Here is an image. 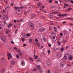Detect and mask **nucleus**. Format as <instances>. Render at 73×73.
Segmentation results:
<instances>
[{"label":"nucleus","instance_id":"1","mask_svg":"<svg viewBox=\"0 0 73 73\" xmlns=\"http://www.w3.org/2000/svg\"><path fill=\"white\" fill-rule=\"evenodd\" d=\"M29 26L31 30H33V29H34V26L35 25L33 23L30 22L29 23Z\"/></svg>","mask_w":73,"mask_h":73},{"label":"nucleus","instance_id":"2","mask_svg":"<svg viewBox=\"0 0 73 73\" xmlns=\"http://www.w3.org/2000/svg\"><path fill=\"white\" fill-rule=\"evenodd\" d=\"M0 38L1 39V40H2L4 42H5V40H6L7 38H6V37H5V36H0Z\"/></svg>","mask_w":73,"mask_h":73},{"label":"nucleus","instance_id":"3","mask_svg":"<svg viewBox=\"0 0 73 73\" xmlns=\"http://www.w3.org/2000/svg\"><path fill=\"white\" fill-rule=\"evenodd\" d=\"M8 56V60H9L10 59V58H9V57H10V58H12V55L10 53H8V54H7Z\"/></svg>","mask_w":73,"mask_h":73},{"label":"nucleus","instance_id":"4","mask_svg":"<svg viewBox=\"0 0 73 73\" xmlns=\"http://www.w3.org/2000/svg\"><path fill=\"white\" fill-rule=\"evenodd\" d=\"M65 62H62L60 63V66L61 68H64V63Z\"/></svg>","mask_w":73,"mask_h":73},{"label":"nucleus","instance_id":"5","mask_svg":"<svg viewBox=\"0 0 73 73\" xmlns=\"http://www.w3.org/2000/svg\"><path fill=\"white\" fill-rule=\"evenodd\" d=\"M24 7L23 6H21V7H15L14 8L15 9H20V8H21V9H24Z\"/></svg>","mask_w":73,"mask_h":73},{"label":"nucleus","instance_id":"6","mask_svg":"<svg viewBox=\"0 0 73 73\" xmlns=\"http://www.w3.org/2000/svg\"><path fill=\"white\" fill-rule=\"evenodd\" d=\"M67 14H63L62 15H58L57 16H62V17H64V16H66L67 15Z\"/></svg>","mask_w":73,"mask_h":73},{"label":"nucleus","instance_id":"7","mask_svg":"<svg viewBox=\"0 0 73 73\" xmlns=\"http://www.w3.org/2000/svg\"><path fill=\"white\" fill-rule=\"evenodd\" d=\"M60 41L61 42H63L64 41V38H60Z\"/></svg>","mask_w":73,"mask_h":73},{"label":"nucleus","instance_id":"8","mask_svg":"<svg viewBox=\"0 0 73 73\" xmlns=\"http://www.w3.org/2000/svg\"><path fill=\"white\" fill-rule=\"evenodd\" d=\"M38 69L39 72H42V69L41 68H38Z\"/></svg>","mask_w":73,"mask_h":73},{"label":"nucleus","instance_id":"9","mask_svg":"<svg viewBox=\"0 0 73 73\" xmlns=\"http://www.w3.org/2000/svg\"><path fill=\"white\" fill-rule=\"evenodd\" d=\"M21 63V65H22V66H24V65H25V62L24 61V60H22Z\"/></svg>","mask_w":73,"mask_h":73},{"label":"nucleus","instance_id":"10","mask_svg":"<svg viewBox=\"0 0 73 73\" xmlns=\"http://www.w3.org/2000/svg\"><path fill=\"white\" fill-rule=\"evenodd\" d=\"M5 70L4 68H2L1 69L0 72L1 73H3L4 72Z\"/></svg>","mask_w":73,"mask_h":73},{"label":"nucleus","instance_id":"11","mask_svg":"<svg viewBox=\"0 0 73 73\" xmlns=\"http://www.w3.org/2000/svg\"><path fill=\"white\" fill-rule=\"evenodd\" d=\"M73 55H70L69 58V60H71L73 59Z\"/></svg>","mask_w":73,"mask_h":73},{"label":"nucleus","instance_id":"12","mask_svg":"<svg viewBox=\"0 0 73 73\" xmlns=\"http://www.w3.org/2000/svg\"><path fill=\"white\" fill-rule=\"evenodd\" d=\"M5 8L6 9H10V7H9L7 6L6 5L5 6Z\"/></svg>","mask_w":73,"mask_h":73},{"label":"nucleus","instance_id":"13","mask_svg":"<svg viewBox=\"0 0 73 73\" xmlns=\"http://www.w3.org/2000/svg\"><path fill=\"white\" fill-rule=\"evenodd\" d=\"M40 30L42 32V31H45L46 29L45 28H41L40 29Z\"/></svg>","mask_w":73,"mask_h":73},{"label":"nucleus","instance_id":"14","mask_svg":"<svg viewBox=\"0 0 73 73\" xmlns=\"http://www.w3.org/2000/svg\"><path fill=\"white\" fill-rule=\"evenodd\" d=\"M40 30L42 32V31H45L46 29L45 28H41L40 29Z\"/></svg>","mask_w":73,"mask_h":73},{"label":"nucleus","instance_id":"15","mask_svg":"<svg viewBox=\"0 0 73 73\" xmlns=\"http://www.w3.org/2000/svg\"><path fill=\"white\" fill-rule=\"evenodd\" d=\"M12 23H10L9 25H8V27L9 28H10L9 27H12Z\"/></svg>","mask_w":73,"mask_h":73},{"label":"nucleus","instance_id":"16","mask_svg":"<svg viewBox=\"0 0 73 73\" xmlns=\"http://www.w3.org/2000/svg\"><path fill=\"white\" fill-rule=\"evenodd\" d=\"M36 44L37 46H38V48L40 47V43H37Z\"/></svg>","mask_w":73,"mask_h":73},{"label":"nucleus","instance_id":"17","mask_svg":"<svg viewBox=\"0 0 73 73\" xmlns=\"http://www.w3.org/2000/svg\"><path fill=\"white\" fill-rule=\"evenodd\" d=\"M29 7V9H32V8H33V6H32V5H30Z\"/></svg>","mask_w":73,"mask_h":73},{"label":"nucleus","instance_id":"18","mask_svg":"<svg viewBox=\"0 0 73 73\" xmlns=\"http://www.w3.org/2000/svg\"><path fill=\"white\" fill-rule=\"evenodd\" d=\"M11 64H15V62L14 60H13L12 61H11Z\"/></svg>","mask_w":73,"mask_h":73},{"label":"nucleus","instance_id":"19","mask_svg":"<svg viewBox=\"0 0 73 73\" xmlns=\"http://www.w3.org/2000/svg\"><path fill=\"white\" fill-rule=\"evenodd\" d=\"M49 16L50 18H52L53 17V15L52 14H50L49 15Z\"/></svg>","mask_w":73,"mask_h":73},{"label":"nucleus","instance_id":"20","mask_svg":"<svg viewBox=\"0 0 73 73\" xmlns=\"http://www.w3.org/2000/svg\"><path fill=\"white\" fill-rule=\"evenodd\" d=\"M64 35L65 36H66L67 35V33L66 31H64Z\"/></svg>","mask_w":73,"mask_h":73},{"label":"nucleus","instance_id":"21","mask_svg":"<svg viewBox=\"0 0 73 73\" xmlns=\"http://www.w3.org/2000/svg\"><path fill=\"white\" fill-rule=\"evenodd\" d=\"M38 5V7H41V3H38L37 4Z\"/></svg>","mask_w":73,"mask_h":73},{"label":"nucleus","instance_id":"22","mask_svg":"<svg viewBox=\"0 0 73 73\" xmlns=\"http://www.w3.org/2000/svg\"><path fill=\"white\" fill-rule=\"evenodd\" d=\"M56 7L54 6H52L51 7V8L52 9H56Z\"/></svg>","mask_w":73,"mask_h":73},{"label":"nucleus","instance_id":"23","mask_svg":"<svg viewBox=\"0 0 73 73\" xmlns=\"http://www.w3.org/2000/svg\"><path fill=\"white\" fill-rule=\"evenodd\" d=\"M41 25V23H38V25H37V26L38 27H40Z\"/></svg>","mask_w":73,"mask_h":73},{"label":"nucleus","instance_id":"24","mask_svg":"<svg viewBox=\"0 0 73 73\" xmlns=\"http://www.w3.org/2000/svg\"><path fill=\"white\" fill-rule=\"evenodd\" d=\"M54 29L55 32H57V28L56 27H54Z\"/></svg>","mask_w":73,"mask_h":73},{"label":"nucleus","instance_id":"25","mask_svg":"<svg viewBox=\"0 0 73 73\" xmlns=\"http://www.w3.org/2000/svg\"><path fill=\"white\" fill-rule=\"evenodd\" d=\"M60 50L61 52H62V51H63V50H64V47H62Z\"/></svg>","mask_w":73,"mask_h":73},{"label":"nucleus","instance_id":"26","mask_svg":"<svg viewBox=\"0 0 73 73\" xmlns=\"http://www.w3.org/2000/svg\"><path fill=\"white\" fill-rule=\"evenodd\" d=\"M29 42L30 43H32V39H30L29 40Z\"/></svg>","mask_w":73,"mask_h":73},{"label":"nucleus","instance_id":"27","mask_svg":"<svg viewBox=\"0 0 73 73\" xmlns=\"http://www.w3.org/2000/svg\"><path fill=\"white\" fill-rule=\"evenodd\" d=\"M50 63L49 62H48L47 63V65L49 66L50 65Z\"/></svg>","mask_w":73,"mask_h":73},{"label":"nucleus","instance_id":"28","mask_svg":"<svg viewBox=\"0 0 73 73\" xmlns=\"http://www.w3.org/2000/svg\"><path fill=\"white\" fill-rule=\"evenodd\" d=\"M32 70V71H33V72H36V70H37L36 69V68H35L33 70Z\"/></svg>","mask_w":73,"mask_h":73},{"label":"nucleus","instance_id":"29","mask_svg":"<svg viewBox=\"0 0 73 73\" xmlns=\"http://www.w3.org/2000/svg\"><path fill=\"white\" fill-rule=\"evenodd\" d=\"M32 17H36V15L34 14H33L32 15Z\"/></svg>","mask_w":73,"mask_h":73},{"label":"nucleus","instance_id":"30","mask_svg":"<svg viewBox=\"0 0 73 73\" xmlns=\"http://www.w3.org/2000/svg\"><path fill=\"white\" fill-rule=\"evenodd\" d=\"M37 62H38V61H40V58H38L36 60Z\"/></svg>","mask_w":73,"mask_h":73},{"label":"nucleus","instance_id":"31","mask_svg":"<svg viewBox=\"0 0 73 73\" xmlns=\"http://www.w3.org/2000/svg\"><path fill=\"white\" fill-rule=\"evenodd\" d=\"M70 11V9H66L65 10V11L66 12H69Z\"/></svg>","mask_w":73,"mask_h":73},{"label":"nucleus","instance_id":"32","mask_svg":"<svg viewBox=\"0 0 73 73\" xmlns=\"http://www.w3.org/2000/svg\"><path fill=\"white\" fill-rule=\"evenodd\" d=\"M29 59L30 61H33V59L31 57H30L29 58Z\"/></svg>","mask_w":73,"mask_h":73},{"label":"nucleus","instance_id":"33","mask_svg":"<svg viewBox=\"0 0 73 73\" xmlns=\"http://www.w3.org/2000/svg\"><path fill=\"white\" fill-rule=\"evenodd\" d=\"M21 40L22 41L24 42L25 41V39H24V38H21Z\"/></svg>","mask_w":73,"mask_h":73},{"label":"nucleus","instance_id":"34","mask_svg":"<svg viewBox=\"0 0 73 73\" xmlns=\"http://www.w3.org/2000/svg\"><path fill=\"white\" fill-rule=\"evenodd\" d=\"M19 54V56H22V55H23V53L22 52H20Z\"/></svg>","mask_w":73,"mask_h":73},{"label":"nucleus","instance_id":"35","mask_svg":"<svg viewBox=\"0 0 73 73\" xmlns=\"http://www.w3.org/2000/svg\"><path fill=\"white\" fill-rule=\"evenodd\" d=\"M36 67H38V68H41V67H40V65H37Z\"/></svg>","mask_w":73,"mask_h":73},{"label":"nucleus","instance_id":"36","mask_svg":"<svg viewBox=\"0 0 73 73\" xmlns=\"http://www.w3.org/2000/svg\"><path fill=\"white\" fill-rule=\"evenodd\" d=\"M52 13H55V14H58V12H52Z\"/></svg>","mask_w":73,"mask_h":73},{"label":"nucleus","instance_id":"37","mask_svg":"<svg viewBox=\"0 0 73 73\" xmlns=\"http://www.w3.org/2000/svg\"><path fill=\"white\" fill-rule=\"evenodd\" d=\"M40 17L42 18L43 19H46V17H45L44 16H41Z\"/></svg>","mask_w":73,"mask_h":73},{"label":"nucleus","instance_id":"38","mask_svg":"<svg viewBox=\"0 0 73 73\" xmlns=\"http://www.w3.org/2000/svg\"><path fill=\"white\" fill-rule=\"evenodd\" d=\"M53 0H50V1H48V2L49 3H52V1Z\"/></svg>","mask_w":73,"mask_h":73},{"label":"nucleus","instance_id":"39","mask_svg":"<svg viewBox=\"0 0 73 73\" xmlns=\"http://www.w3.org/2000/svg\"><path fill=\"white\" fill-rule=\"evenodd\" d=\"M27 12L28 13H30V12H31V11L29 9L28 11H27Z\"/></svg>","mask_w":73,"mask_h":73},{"label":"nucleus","instance_id":"40","mask_svg":"<svg viewBox=\"0 0 73 73\" xmlns=\"http://www.w3.org/2000/svg\"><path fill=\"white\" fill-rule=\"evenodd\" d=\"M37 57H38V56H36V57L34 58V59H35V60H36V59H37Z\"/></svg>","mask_w":73,"mask_h":73},{"label":"nucleus","instance_id":"41","mask_svg":"<svg viewBox=\"0 0 73 73\" xmlns=\"http://www.w3.org/2000/svg\"><path fill=\"white\" fill-rule=\"evenodd\" d=\"M67 56H64L63 58H64V59H67V58H66V57H67Z\"/></svg>","mask_w":73,"mask_h":73},{"label":"nucleus","instance_id":"42","mask_svg":"<svg viewBox=\"0 0 73 73\" xmlns=\"http://www.w3.org/2000/svg\"><path fill=\"white\" fill-rule=\"evenodd\" d=\"M64 5L65 6H66V7H68L69 6V5H68L67 4H65Z\"/></svg>","mask_w":73,"mask_h":73},{"label":"nucleus","instance_id":"43","mask_svg":"<svg viewBox=\"0 0 73 73\" xmlns=\"http://www.w3.org/2000/svg\"><path fill=\"white\" fill-rule=\"evenodd\" d=\"M38 32H42V31L40 29L38 30Z\"/></svg>","mask_w":73,"mask_h":73},{"label":"nucleus","instance_id":"44","mask_svg":"<svg viewBox=\"0 0 73 73\" xmlns=\"http://www.w3.org/2000/svg\"><path fill=\"white\" fill-rule=\"evenodd\" d=\"M59 50V48H56V49L55 50H54L55 51H56V50Z\"/></svg>","mask_w":73,"mask_h":73},{"label":"nucleus","instance_id":"45","mask_svg":"<svg viewBox=\"0 0 73 73\" xmlns=\"http://www.w3.org/2000/svg\"><path fill=\"white\" fill-rule=\"evenodd\" d=\"M16 57L17 58H19V56L18 55H16Z\"/></svg>","mask_w":73,"mask_h":73},{"label":"nucleus","instance_id":"46","mask_svg":"<svg viewBox=\"0 0 73 73\" xmlns=\"http://www.w3.org/2000/svg\"><path fill=\"white\" fill-rule=\"evenodd\" d=\"M60 36H63V34L62 33H60Z\"/></svg>","mask_w":73,"mask_h":73},{"label":"nucleus","instance_id":"47","mask_svg":"<svg viewBox=\"0 0 73 73\" xmlns=\"http://www.w3.org/2000/svg\"><path fill=\"white\" fill-rule=\"evenodd\" d=\"M42 11L43 12H44L45 13H46V12L45 11H44V10H42Z\"/></svg>","mask_w":73,"mask_h":73},{"label":"nucleus","instance_id":"48","mask_svg":"<svg viewBox=\"0 0 73 73\" xmlns=\"http://www.w3.org/2000/svg\"><path fill=\"white\" fill-rule=\"evenodd\" d=\"M17 48H16V47H15L14 48V49L15 50H17Z\"/></svg>","mask_w":73,"mask_h":73},{"label":"nucleus","instance_id":"49","mask_svg":"<svg viewBox=\"0 0 73 73\" xmlns=\"http://www.w3.org/2000/svg\"><path fill=\"white\" fill-rule=\"evenodd\" d=\"M11 44H14V42H13V41H11Z\"/></svg>","mask_w":73,"mask_h":73},{"label":"nucleus","instance_id":"50","mask_svg":"<svg viewBox=\"0 0 73 73\" xmlns=\"http://www.w3.org/2000/svg\"><path fill=\"white\" fill-rule=\"evenodd\" d=\"M23 36L24 37H26V36H27V35H23Z\"/></svg>","mask_w":73,"mask_h":73},{"label":"nucleus","instance_id":"51","mask_svg":"<svg viewBox=\"0 0 73 73\" xmlns=\"http://www.w3.org/2000/svg\"><path fill=\"white\" fill-rule=\"evenodd\" d=\"M50 53V51L49 50L48 51V54H49V53Z\"/></svg>","mask_w":73,"mask_h":73},{"label":"nucleus","instance_id":"52","mask_svg":"<svg viewBox=\"0 0 73 73\" xmlns=\"http://www.w3.org/2000/svg\"><path fill=\"white\" fill-rule=\"evenodd\" d=\"M63 24H66V22L65 21V22H62Z\"/></svg>","mask_w":73,"mask_h":73},{"label":"nucleus","instance_id":"53","mask_svg":"<svg viewBox=\"0 0 73 73\" xmlns=\"http://www.w3.org/2000/svg\"><path fill=\"white\" fill-rule=\"evenodd\" d=\"M50 71L49 70H48L47 72L48 73H50Z\"/></svg>","mask_w":73,"mask_h":73},{"label":"nucleus","instance_id":"54","mask_svg":"<svg viewBox=\"0 0 73 73\" xmlns=\"http://www.w3.org/2000/svg\"><path fill=\"white\" fill-rule=\"evenodd\" d=\"M17 31H18V29H16V31H15V33H17Z\"/></svg>","mask_w":73,"mask_h":73},{"label":"nucleus","instance_id":"55","mask_svg":"<svg viewBox=\"0 0 73 73\" xmlns=\"http://www.w3.org/2000/svg\"><path fill=\"white\" fill-rule=\"evenodd\" d=\"M24 14L25 15H27V12H25L24 13Z\"/></svg>","mask_w":73,"mask_h":73},{"label":"nucleus","instance_id":"56","mask_svg":"<svg viewBox=\"0 0 73 73\" xmlns=\"http://www.w3.org/2000/svg\"><path fill=\"white\" fill-rule=\"evenodd\" d=\"M27 36H30V34H27Z\"/></svg>","mask_w":73,"mask_h":73},{"label":"nucleus","instance_id":"57","mask_svg":"<svg viewBox=\"0 0 73 73\" xmlns=\"http://www.w3.org/2000/svg\"><path fill=\"white\" fill-rule=\"evenodd\" d=\"M60 18H61L60 17H56V19H60Z\"/></svg>","mask_w":73,"mask_h":73},{"label":"nucleus","instance_id":"58","mask_svg":"<svg viewBox=\"0 0 73 73\" xmlns=\"http://www.w3.org/2000/svg\"><path fill=\"white\" fill-rule=\"evenodd\" d=\"M35 41L36 42H38V40L37 39H35Z\"/></svg>","mask_w":73,"mask_h":73},{"label":"nucleus","instance_id":"59","mask_svg":"<svg viewBox=\"0 0 73 73\" xmlns=\"http://www.w3.org/2000/svg\"><path fill=\"white\" fill-rule=\"evenodd\" d=\"M4 1H5L6 3H7V0H4Z\"/></svg>","mask_w":73,"mask_h":73},{"label":"nucleus","instance_id":"60","mask_svg":"<svg viewBox=\"0 0 73 73\" xmlns=\"http://www.w3.org/2000/svg\"><path fill=\"white\" fill-rule=\"evenodd\" d=\"M55 3H58V1H55L54 2Z\"/></svg>","mask_w":73,"mask_h":73},{"label":"nucleus","instance_id":"61","mask_svg":"<svg viewBox=\"0 0 73 73\" xmlns=\"http://www.w3.org/2000/svg\"><path fill=\"white\" fill-rule=\"evenodd\" d=\"M23 46H27V45L25 44H24L23 45Z\"/></svg>","mask_w":73,"mask_h":73},{"label":"nucleus","instance_id":"62","mask_svg":"<svg viewBox=\"0 0 73 73\" xmlns=\"http://www.w3.org/2000/svg\"><path fill=\"white\" fill-rule=\"evenodd\" d=\"M58 45H61V43L58 42Z\"/></svg>","mask_w":73,"mask_h":73},{"label":"nucleus","instance_id":"63","mask_svg":"<svg viewBox=\"0 0 73 73\" xmlns=\"http://www.w3.org/2000/svg\"><path fill=\"white\" fill-rule=\"evenodd\" d=\"M68 9H72V8H68Z\"/></svg>","mask_w":73,"mask_h":73},{"label":"nucleus","instance_id":"64","mask_svg":"<svg viewBox=\"0 0 73 73\" xmlns=\"http://www.w3.org/2000/svg\"><path fill=\"white\" fill-rule=\"evenodd\" d=\"M70 2L72 3V4H73V1H70Z\"/></svg>","mask_w":73,"mask_h":73}]
</instances>
